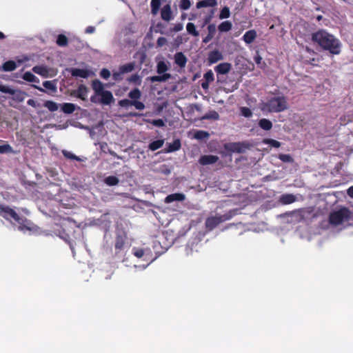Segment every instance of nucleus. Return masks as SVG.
<instances>
[{
    "instance_id": "nucleus-1",
    "label": "nucleus",
    "mask_w": 353,
    "mask_h": 353,
    "mask_svg": "<svg viewBox=\"0 0 353 353\" xmlns=\"http://www.w3.org/2000/svg\"><path fill=\"white\" fill-rule=\"evenodd\" d=\"M312 40L332 54H339L341 51V41L325 30H320L313 33Z\"/></svg>"
},
{
    "instance_id": "nucleus-2",
    "label": "nucleus",
    "mask_w": 353,
    "mask_h": 353,
    "mask_svg": "<svg viewBox=\"0 0 353 353\" xmlns=\"http://www.w3.org/2000/svg\"><path fill=\"white\" fill-rule=\"evenodd\" d=\"M288 108V101L284 96H274L261 103L260 108L263 112H281Z\"/></svg>"
},
{
    "instance_id": "nucleus-3",
    "label": "nucleus",
    "mask_w": 353,
    "mask_h": 353,
    "mask_svg": "<svg viewBox=\"0 0 353 353\" xmlns=\"http://www.w3.org/2000/svg\"><path fill=\"white\" fill-rule=\"evenodd\" d=\"M234 213L232 211L220 215L216 214L214 216H211L208 217L205 219V226L208 231H212L214 228H216L220 223H223L226 221L230 220L233 216Z\"/></svg>"
},
{
    "instance_id": "nucleus-4",
    "label": "nucleus",
    "mask_w": 353,
    "mask_h": 353,
    "mask_svg": "<svg viewBox=\"0 0 353 353\" xmlns=\"http://www.w3.org/2000/svg\"><path fill=\"white\" fill-rule=\"evenodd\" d=\"M350 217V212L345 208L332 212L330 215V223L338 226L347 223Z\"/></svg>"
},
{
    "instance_id": "nucleus-5",
    "label": "nucleus",
    "mask_w": 353,
    "mask_h": 353,
    "mask_svg": "<svg viewBox=\"0 0 353 353\" xmlns=\"http://www.w3.org/2000/svg\"><path fill=\"white\" fill-rule=\"evenodd\" d=\"M223 148L225 151L221 152L223 156L230 155L232 153H241L243 151V143H226L223 145Z\"/></svg>"
},
{
    "instance_id": "nucleus-6",
    "label": "nucleus",
    "mask_w": 353,
    "mask_h": 353,
    "mask_svg": "<svg viewBox=\"0 0 353 353\" xmlns=\"http://www.w3.org/2000/svg\"><path fill=\"white\" fill-rule=\"evenodd\" d=\"M99 96H101V99H99L96 96H92L90 98V101L94 103H101L103 105H110L114 101V97L110 91L105 90Z\"/></svg>"
},
{
    "instance_id": "nucleus-7",
    "label": "nucleus",
    "mask_w": 353,
    "mask_h": 353,
    "mask_svg": "<svg viewBox=\"0 0 353 353\" xmlns=\"http://www.w3.org/2000/svg\"><path fill=\"white\" fill-rule=\"evenodd\" d=\"M0 216L6 220L19 219V214L13 209L5 205H0Z\"/></svg>"
},
{
    "instance_id": "nucleus-8",
    "label": "nucleus",
    "mask_w": 353,
    "mask_h": 353,
    "mask_svg": "<svg viewBox=\"0 0 353 353\" xmlns=\"http://www.w3.org/2000/svg\"><path fill=\"white\" fill-rule=\"evenodd\" d=\"M0 92L6 94H14V99L20 102L24 100L26 95L24 92L18 91L16 92L14 90L3 85H0Z\"/></svg>"
},
{
    "instance_id": "nucleus-9",
    "label": "nucleus",
    "mask_w": 353,
    "mask_h": 353,
    "mask_svg": "<svg viewBox=\"0 0 353 353\" xmlns=\"http://www.w3.org/2000/svg\"><path fill=\"white\" fill-rule=\"evenodd\" d=\"M126 241L125 234H117L115 238L114 249L115 255L118 256L123 250Z\"/></svg>"
},
{
    "instance_id": "nucleus-10",
    "label": "nucleus",
    "mask_w": 353,
    "mask_h": 353,
    "mask_svg": "<svg viewBox=\"0 0 353 353\" xmlns=\"http://www.w3.org/2000/svg\"><path fill=\"white\" fill-rule=\"evenodd\" d=\"M219 157L216 155H201L199 159V163L201 165H212L216 163L219 161Z\"/></svg>"
},
{
    "instance_id": "nucleus-11",
    "label": "nucleus",
    "mask_w": 353,
    "mask_h": 353,
    "mask_svg": "<svg viewBox=\"0 0 353 353\" xmlns=\"http://www.w3.org/2000/svg\"><path fill=\"white\" fill-rule=\"evenodd\" d=\"M69 72L72 77H81L84 79L88 78L92 74L90 70L81 68H70L69 69Z\"/></svg>"
},
{
    "instance_id": "nucleus-12",
    "label": "nucleus",
    "mask_w": 353,
    "mask_h": 353,
    "mask_svg": "<svg viewBox=\"0 0 353 353\" xmlns=\"http://www.w3.org/2000/svg\"><path fill=\"white\" fill-rule=\"evenodd\" d=\"M185 199V196L183 193H173L168 195L165 199L166 203H170L174 201H183Z\"/></svg>"
},
{
    "instance_id": "nucleus-13",
    "label": "nucleus",
    "mask_w": 353,
    "mask_h": 353,
    "mask_svg": "<svg viewBox=\"0 0 353 353\" xmlns=\"http://www.w3.org/2000/svg\"><path fill=\"white\" fill-rule=\"evenodd\" d=\"M296 201V196L292 194H283L279 199V201L283 205L291 204Z\"/></svg>"
},
{
    "instance_id": "nucleus-14",
    "label": "nucleus",
    "mask_w": 353,
    "mask_h": 353,
    "mask_svg": "<svg viewBox=\"0 0 353 353\" xmlns=\"http://www.w3.org/2000/svg\"><path fill=\"white\" fill-rule=\"evenodd\" d=\"M14 221L19 223L18 228L19 230H21V231H23L25 230H31L30 222L26 218L21 217L19 215V219L17 220H14Z\"/></svg>"
},
{
    "instance_id": "nucleus-15",
    "label": "nucleus",
    "mask_w": 353,
    "mask_h": 353,
    "mask_svg": "<svg viewBox=\"0 0 353 353\" xmlns=\"http://www.w3.org/2000/svg\"><path fill=\"white\" fill-rule=\"evenodd\" d=\"M223 59V55L217 50H212L208 54V60L210 63H215Z\"/></svg>"
},
{
    "instance_id": "nucleus-16",
    "label": "nucleus",
    "mask_w": 353,
    "mask_h": 353,
    "mask_svg": "<svg viewBox=\"0 0 353 353\" xmlns=\"http://www.w3.org/2000/svg\"><path fill=\"white\" fill-rule=\"evenodd\" d=\"M187 61L188 59L183 52H179L174 54V63L180 68H184Z\"/></svg>"
},
{
    "instance_id": "nucleus-17",
    "label": "nucleus",
    "mask_w": 353,
    "mask_h": 353,
    "mask_svg": "<svg viewBox=\"0 0 353 353\" xmlns=\"http://www.w3.org/2000/svg\"><path fill=\"white\" fill-rule=\"evenodd\" d=\"M161 16L162 19L166 21H169L172 19V13L170 6L167 4L163 7L161 12Z\"/></svg>"
},
{
    "instance_id": "nucleus-18",
    "label": "nucleus",
    "mask_w": 353,
    "mask_h": 353,
    "mask_svg": "<svg viewBox=\"0 0 353 353\" xmlns=\"http://www.w3.org/2000/svg\"><path fill=\"white\" fill-rule=\"evenodd\" d=\"M171 78L170 74H163L161 75L148 77L147 81L151 83L154 82H165Z\"/></svg>"
},
{
    "instance_id": "nucleus-19",
    "label": "nucleus",
    "mask_w": 353,
    "mask_h": 353,
    "mask_svg": "<svg viewBox=\"0 0 353 353\" xmlns=\"http://www.w3.org/2000/svg\"><path fill=\"white\" fill-rule=\"evenodd\" d=\"M92 88L97 96L105 91L103 84L99 79H94L92 81Z\"/></svg>"
},
{
    "instance_id": "nucleus-20",
    "label": "nucleus",
    "mask_w": 353,
    "mask_h": 353,
    "mask_svg": "<svg viewBox=\"0 0 353 353\" xmlns=\"http://www.w3.org/2000/svg\"><path fill=\"white\" fill-rule=\"evenodd\" d=\"M231 68V65L228 63H222L215 67L216 73L221 74H227Z\"/></svg>"
},
{
    "instance_id": "nucleus-21",
    "label": "nucleus",
    "mask_w": 353,
    "mask_h": 353,
    "mask_svg": "<svg viewBox=\"0 0 353 353\" xmlns=\"http://www.w3.org/2000/svg\"><path fill=\"white\" fill-rule=\"evenodd\" d=\"M135 62H130L124 65H121L119 67V70L121 71V73L125 74L132 72L135 69Z\"/></svg>"
},
{
    "instance_id": "nucleus-22",
    "label": "nucleus",
    "mask_w": 353,
    "mask_h": 353,
    "mask_svg": "<svg viewBox=\"0 0 353 353\" xmlns=\"http://www.w3.org/2000/svg\"><path fill=\"white\" fill-rule=\"evenodd\" d=\"M32 71L36 74H38L43 77H48V69L44 65H35L32 68Z\"/></svg>"
},
{
    "instance_id": "nucleus-23",
    "label": "nucleus",
    "mask_w": 353,
    "mask_h": 353,
    "mask_svg": "<svg viewBox=\"0 0 353 353\" xmlns=\"http://www.w3.org/2000/svg\"><path fill=\"white\" fill-rule=\"evenodd\" d=\"M217 3L216 0H202L196 3V8L199 9L201 8L206 7H214Z\"/></svg>"
},
{
    "instance_id": "nucleus-24",
    "label": "nucleus",
    "mask_w": 353,
    "mask_h": 353,
    "mask_svg": "<svg viewBox=\"0 0 353 353\" xmlns=\"http://www.w3.org/2000/svg\"><path fill=\"white\" fill-rule=\"evenodd\" d=\"M76 105L72 103H64L61 105V110L65 114H72L76 110Z\"/></svg>"
},
{
    "instance_id": "nucleus-25",
    "label": "nucleus",
    "mask_w": 353,
    "mask_h": 353,
    "mask_svg": "<svg viewBox=\"0 0 353 353\" xmlns=\"http://www.w3.org/2000/svg\"><path fill=\"white\" fill-rule=\"evenodd\" d=\"M169 70V67L163 61H160L157 65V72L159 74H167L166 72Z\"/></svg>"
},
{
    "instance_id": "nucleus-26",
    "label": "nucleus",
    "mask_w": 353,
    "mask_h": 353,
    "mask_svg": "<svg viewBox=\"0 0 353 353\" xmlns=\"http://www.w3.org/2000/svg\"><path fill=\"white\" fill-rule=\"evenodd\" d=\"M232 24L229 21H225L221 23L218 26V30L221 32H226L232 29Z\"/></svg>"
},
{
    "instance_id": "nucleus-27",
    "label": "nucleus",
    "mask_w": 353,
    "mask_h": 353,
    "mask_svg": "<svg viewBox=\"0 0 353 353\" xmlns=\"http://www.w3.org/2000/svg\"><path fill=\"white\" fill-rule=\"evenodd\" d=\"M256 37V32L254 30H249L244 34V42L251 43Z\"/></svg>"
},
{
    "instance_id": "nucleus-28",
    "label": "nucleus",
    "mask_w": 353,
    "mask_h": 353,
    "mask_svg": "<svg viewBox=\"0 0 353 353\" xmlns=\"http://www.w3.org/2000/svg\"><path fill=\"white\" fill-rule=\"evenodd\" d=\"M2 68L4 71L11 72L17 68V64L14 61H7L3 64Z\"/></svg>"
},
{
    "instance_id": "nucleus-29",
    "label": "nucleus",
    "mask_w": 353,
    "mask_h": 353,
    "mask_svg": "<svg viewBox=\"0 0 353 353\" xmlns=\"http://www.w3.org/2000/svg\"><path fill=\"white\" fill-rule=\"evenodd\" d=\"M163 143H164L163 139L156 140V141L151 142L149 144L148 148L152 151H155V150L161 148L163 145Z\"/></svg>"
},
{
    "instance_id": "nucleus-30",
    "label": "nucleus",
    "mask_w": 353,
    "mask_h": 353,
    "mask_svg": "<svg viewBox=\"0 0 353 353\" xmlns=\"http://www.w3.org/2000/svg\"><path fill=\"white\" fill-rule=\"evenodd\" d=\"M56 43L60 47H65L68 44V39L65 35L60 34L57 36Z\"/></svg>"
},
{
    "instance_id": "nucleus-31",
    "label": "nucleus",
    "mask_w": 353,
    "mask_h": 353,
    "mask_svg": "<svg viewBox=\"0 0 353 353\" xmlns=\"http://www.w3.org/2000/svg\"><path fill=\"white\" fill-rule=\"evenodd\" d=\"M104 183L109 186L117 185L119 183V179L115 176H108L104 179Z\"/></svg>"
},
{
    "instance_id": "nucleus-32",
    "label": "nucleus",
    "mask_w": 353,
    "mask_h": 353,
    "mask_svg": "<svg viewBox=\"0 0 353 353\" xmlns=\"http://www.w3.org/2000/svg\"><path fill=\"white\" fill-rule=\"evenodd\" d=\"M259 125L264 130H270L272 128V122L267 119H261L259 122Z\"/></svg>"
},
{
    "instance_id": "nucleus-33",
    "label": "nucleus",
    "mask_w": 353,
    "mask_h": 353,
    "mask_svg": "<svg viewBox=\"0 0 353 353\" xmlns=\"http://www.w3.org/2000/svg\"><path fill=\"white\" fill-rule=\"evenodd\" d=\"M88 89L84 85H80L77 89V97L82 100H85L87 97Z\"/></svg>"
},
{
    "instance_id": "nucleus-34",
    "label": "nucleus",
    "mask_w": 353,
    "mask_h": 353,
    "mask_svg": "<svg viewBox=\"0 0 353 353\" xmlns=\"http://www.w3.org/2000/svg\"><path fill=\"white\" fill-rule=\"evenodd\" d=\"M181 144L179 139H175L172 143L168 145V152H172L179 150L181 148Z\"/></svg>"
},
{
    "instance_id": "nucleus-35",
    "label": "nucleus",
    "mask_w": 353,
    "mask_h": 353,
    "mask_svg": "<svg viewBox=\"0 0 353 353\" xmlns=\"http://www.w3.org/2000/svg\"><path fill=\"white\" fill-rule=\"evenodd\" d=\"M43 106L49 110L50 112H55L59 109V105L52 101H46Z\"/></svg>"
},
{
    "instance_id": "nucleus-36",
    "label": "nucleus",
    "mask_w": 353,
    "mask_h": 353,
    "mask_svg": "<svg viewBox=\"0 0 353 353\" xmlns=\"http://www.w3.org/2000/svg\"><path fill=\"white\" fill-rule=\"evenodd\" d=\"M23 79L29 82H39V79L30 72H26L23 75Z\"/></svg>"
},
{
    "instance_id": "nucleus-37",
    "label": "nucleus",
    "mask_w": 353,
    "mask_h": 353,
    "mask_svg": "<svg viewBox=\"0 0 353 353\" xmlns=\"http://www.w3.org/2000/svg\"><path fill=\"white\" fill-rule=\"evenodd\" d=\"M128 97L132 101H136L141 98V92L138 88H134L128 93Z\"/></svg>"
},
{
    "instance_id": "nucleus-38",
    "label": "nucleus",
    "mask_w": 353,
    "mask_h": 353,
    "mask_svg": "<svg viewBox=\"0 0 353 353\" xmlns=\"http://www.w3.org/2000/svg\"><path fill=\"white\" fill-rule=\"evenodd\" d=\"M210 137V134L204 130H197L194 134V137L197 140H203L208 139Z\"/></svg>"
},
{
    "instance_id": "nucleus-39",
    "label": "nucleus",
    "mask_w": 353,
    "mask_h": 353,
    "mask_svg": "<svg viewBox=\"0 0 353 353\" xmlns=\"http://www.w3.org/2000/svg\"><path fill=\"white\" fill-rule=\"evenodd\" d=\"M161 0H152L151 1V12L153 14H156L161 6Z\"/></svg>"
},
{
    "instance_id": "nucleus-40",
    "label": "nucleus",
    "mask_w": 353,
    "mask_h": 353,
    "mask_svg": "<svg viewBox=\"0 0 353 353\" xmlns=\"http://www.w3.org/2000/svg\"><path fill=\"white\" fill-rule=\"evenodd\" d=\"M262 143L275 148H278L281 145V143L279 141L272 139H264Z\"/></svg>"
},
{
    "instance_id": "nucleus-41",
    "label": "nucleus",
    "mask_w": 353,
    "mask_h": 353,
    "mask_svg": "<svg viewBox=\"0 0 353 353\" xmlns=\"http://www.w3.org/2000/svg\"><path fill=\"white\" fill-rule=\"evenodd\" d=\"M144 121L148 123H150L154 126L157 127H163L165 125V122L163 119H145Z\"/></svg>"
},
{
    "instance_id": "nucleus-42",
    "label": "nucleus",
    "mask_w": 353,
    "mask_h": 353,
    "mask_svg": "<svg viewBox=\"0 0 353 353\" xmlns=\"http://www.w3.org/2000/svg\"><path fill=\"white\" fill-rule=\"evenodd\" d=\"M43 85L46 89L49 90L54 93L57 92V85L52 81H46L43 83Z\"/></svg>"
},
{
    "instance_id": "nucleus-43",
    "label": "nucleus",
    "mask_w": 353,
    "mask_h": 353,
    "mask_svg": "<svg viewBox=\"0 0 353 353\" xmlns=\"http://www.w3.org/2000/svg\"><path fill=\"white\" fill-rule=\"evenodd\" d=\"M203 119H213V120H219V114L215 110L210 111L209 112L206 113L203 117Z\"/></svg>"
},
{
    "instance_id": "nucleus-44",
    "label": "nucleus",
    "mask_w": 353,
    "mask_h": 353,
    "mask_svg": "<svg viewBox=\"0 0 353 353\" xmlns=\"http://www.w3.org/2000/svg\"><path fill=\"white\" fill-rule=\"evenodd\" d=\"M14 153V151L12 146L8 143H5L0 145V154H9Z\"/></svg>"
},
{
    "instance_id": "nucleus-45",
    "label": "nucleus",
    "mask_w": 353,
    "mask_h": 353,
    "mask_svg": "<svg viewBox=\"0 0 353 353\" xmlns=\"http://www.w3.org/2000/svg\"><path fill=\"white\" fill-rule=\"evenodd\" d=\"M186 29L189 34L194 37L199 36V32L196 30V26L193 23H188Z\"/></svg>"
},
{
    "instance_id": "nucleus-46",
    "label": "nucleus",
    "mask_w": 353,
    "mask_h": 353,
    "mask_svg": "<svg viewBox=\"0 0 353 353\" xmlns=\"http://www.w3.org/2000/svg\"><path fill=\"white\" fill-rule=\"evenodd\" d=\"M128 81L133 83L137 85H140L141 83V79L138 74H134L128 79Z\"/></svg>"
},
{
    "instance_id": "nucleus-47",
    "label": "nucleus",
    "mask_w": 353,
    "mask_h": 353,
    "mask_svg": "<svg viewBox=\"0 0 353 353\" xmlns=\"http://www.w3.org/2000/svg\"><path fill=\"white\" fill-rule=\"evenodd\" d=\"M230 12L229 8L227 6H225L224 8H223L221 9V10L220 12L219 19H228V17H230Z\"/></svg>"
},
{
    "instance_id": "nucleus-48",
    "label": "nucleus",
    "mask_w": 353,
    "mask_h": 353,
    "mask_svg": "<svg viewBox=\"0 0 353 353\" xmlns=\"http://www.w3.org/2000/svg\"><path fill=\"white\" fill-rule=\"evenodd\" d=\"M62 153H63V156L67 159H72V160H76L78 161H81V159L79 157L76 156L75 154H72V152H70L69 151L63 150Z\"/></svg>"
},
{
    "instance_id": "nucleus-49",
    "label": "nucleus",
    "mask_w": 353,
    "mask_h": 353,
    "mask_svg": "<svg viewBox=\"0 0 353 353\" xmlns=\"http://www.w3.org/2000/svg\"><path fill=\"white\" fill-rule=\"evenodd\" d=\"M191 2L190 0H181L179 3V8L182 10H186L190 8Z\"/></svg>"
},
{
    "instance_id": "nucleus-50",
    "label": "nucleus",
    "mask_w": 353,
    "mask_h": 353,
    "mask_svg": "<svg viewBox=\"0 0 353 353\" xmlns=\"http://www.w3.org/2000/svg\"><path fill=\"white\" fill-rule=\"evenodd\" d=\"M279 159L285 163H292L293 162V159L290 154H280L279 155Z\"/></svg>"
},
{
    "instance_id": "nucleus-51",
    "label": "nucleus",
    "mask_w": 353,
    "mask_h": 353,
    "mask_svg": "<svg viewBox=\"0 0 353 353\" xmlns=\"http://www.w3.org/2000/svg\"><path fill=\"white\" fill-rule=\"evenodd\" d=\"M214 73L211 70H208L205 73L204 79L205 81L211 83L214 81Z\"/></svg>"
},
{
    "instance_id": "nucleus-52",
    "label": "nucleus",
    "mask_w": 353,
    "mask_h": 353,
    "mask_svg": "<svg viewBox=\"0 0 353 353\" xmlns=\"http://www.w3.org/2000/svg\"><path fill=\"white\" fill-rule=\"evenodd\" d=\"M112 79L116 81H120L123 80V74L121 73V71L118 70V71L113 72L112 73Z\"/></svg>"
},
{
    "instance_id": "nucleus-53",
    "label": "nucleus",
    "mask_w": 353,
    "mask_h": 353,
    "mask_svg": "<svg viewBox=\"0 0 353 353\" xmlns=\"http://www.w3.org/2000/svg\"><path fill=\"white\" fill-rule=\"evenodd\" d=\"M119 105L124 108L132 105V101L127 99H121L119 101Z\"/></svg>"
},
{
    "instance_id": "nucleus-54",
    "label": "nucleus",
    "mask_w": 353,
    "mask_h": 353,
    "mask_svg": "<svg viewBox=\"0 0 353 353\" xmlns=\"http://www.w3.org/2000/svg\"><path fill=\"white\" fill-rule=\"evenodd\" d=\"M132 105L134 106L135 108L139 110H142L145 107V104L143 102L139 101L138 100L132 101Z\"/></svg>"
},
{
    "instance_id": "nucleus-55",
    "label": "nucleus",
    "mask_w": 353,
    "mask_h": 353,
    "mask_svg": "<svg viewBox=\"0 0 353 353\" xmlns=\"http://www.w3.org/2000/svg\"><path fill=\"white\" fill-rule=\"evenodd\" d=\"M111 74L109 70L103 68L100 72V76L104 79H108L110 77Z\"/></svg>"
},
{
    "instance_id": "nucleus-56",
    "label": "nucleus",
    "mask_w": 353,
    "mask_h": 353,
    "mask_svg": "<svg viewBox=\"0 0 353 353\" xmlns=\"http://www.w3.org/2000/svg\"><path fill=\"white\" fill-rule=\"evenodd\" d=\"M246 101L251 108H254L256 104V100L255 98L248 97Z\"/></svg>"
},
{
    "instance_id": "nucleus-57",
    "label": "nucleus",
    "mask_w": 353,
    "mask_h": 353,
    "mask_svg": "<svg viewBox=\"0 0 353 353\" xmlns=\"http://www.w3.org/2000/svg\"><path fill=\"white\" fill-rule=\"evenodd\" d=\"M167 43V39L165 37H159L157 39V44L159 47H162Z\"/></svg>"
},
{
    "instance_id": "nucleus-58",
    "label": "nucleus",
    "mask_w": 353,
    "mask_h": 353,
    "mask_svg": "<svg viewBox=\"0 0 353 353\" xmlns=\"http://www.w3.org/2000/svg\"><path fill=\"white\" fill-rule=\"evenodd\" d=\"M134 254L137 258H141L144 255V250L143 249H137L134 252Z\"/></svg>"
},
{
    "instance_id": "nucleus-59",
    "label": "nucleus",
    "mask_w": 353,
    "mask_h": 353,
    "mask_svg": "<svg viewBox=\"0 0 353 353\" xmlns=\"http://www.w3.org/2000/svg\"><path fill=\"white\" fill-rule=\"evenodd\" d=\"M208 34H212V36H214V34L215 30H216L215 25L210 24L208 27Z\"/></svg>"
},
{
    "instance_id": "nucleus-60",
    "label": "nucleus",
    "mask_w": 353,
    "mask_h": 353,
    "mask_svg": "<svg viewBox=\"0 0 353 353\" xmlns=\"http://www.w3.org/2000/svg\"><path fill=\"white\" fill-rule=\"evenodd\" d=\"M27 104L28 105H30L33 108H37V101L32 99H30L28 100L27 101Z\"/></svg>"
},
{
    "instance_id": "nucleus-61",
    "label": "nucleus",
    "mask_w": 353,
    "mask_h": 353,
    "mask_svg": "<svg viewBox=\"0 0 353 353\" xmlns=\"http://www.w3.org/2000/svg\"><path fill=\"white\" fill-rule=\"evenodd\" d=\"M95 31V28L94 26H88L85 30V32L87 34L94 33Z\"/></svg>"
},
{
    "instance_id": "nucleus-62",
    "label": "nucleus",
    "mask_w": 353,
    "mask_h": 353,
    "mask_svg": "<svg viewBox=\"0 0 353 353\" xmlns=\"http://www.w3.org/2000/svg\"><path fill=\"white\" fill-rule=\"evenodd\" d=\"M252 116V111L250 108L244 107V117H249Z\"/></svg>"
},
{
    "instance_id": "nucleus-63",
    "label": "nucleus",
    "mask_w": 353,
    "mask_h": 353,
    "mask_svg": "<svg viewBox=\"0 0 353 353\" xmlns=\"http://www.w3.org/2000/svg\"><path fill=\"white\" fill-rule=\"evenodd\" d=\"M213 36L212 34H208L203 39V42L205 43H208L212 39Z\"/></svg>"
},
{
    "instance_id": "nucleus-64",
    "label": "nucleus",
    "mask_w": 353,
    "mask_h": 353,
    "mask_svg": "<svg viewBox=\"0 0 353 353\" xmlns=\"http://www.w3.org/2000/svg\"><path fill=\"white\" fill-rule=\"evenodd\" d=\"M183 28V26L180 23H178L176 25L174 26V28H173V31L174 32H179L180 30H181Z\"/></svg>"
}]
</instances>
